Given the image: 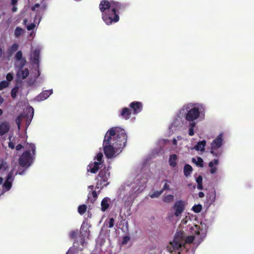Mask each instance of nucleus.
<instances>
[{
	"label": "nucleus",
	"mask_w": 254,
	"mask_h": 254,
	"mask_svg": "<svg viewBox=\"0 0 254 254\" xmlns=\"http://www.w3.org/2000/svg\"><path fill=\"white\" fill-rule=\"evenodd\" d=\"M78 233V232L77 230L72 231L69 234V236L71 239H75L76 238Z\"/></svg>",
	"instance_id": "obj_40"
},
{
	"label": "nucleus",
	"mask_w": 254,
	"mask_h": 254,
	"mask_svg": "<svg viewBox=\"0 0 254 254\" xmlns=\"http://www.w3.org/2000/svg\"><path fill=\"white\" fill-rule=\"evenodd\" d=\"M192 171V168L190 165L186 164L184 168V174L186 177H188Z\"/></svg>",
	"instance_id": "obj_23"
},
{
	"label": "nucleus",
	"mask_w": 254,
	"mask_h": 254,
	"mask_svg": "<svg viewBox=\"0 0 254 254\" xmlns=\"http://www.w3.org/2000/svg\"><path fill=\"white\" fill-rule=\"evenodd\" d=\"M22 78L23 79H25L29 75V70L27 68H25L24 70H21Z\"/></svg>",
	"instance_id": "obj_36"
},
{
	"label": "nucleus",
	"mask_w": 254,
	"mask_h": 254,
	"mask_svg": "<svg viewBox=\"0 0 254 254\" xmlns=\"http://www.w3.org/2000/svg\"><path fill=\"white\" fill-rule=\"evenodd\" d=\"M3 179L2 178L0 177V185H1L3 183Z\"/></svg>",
	"instance_id": "obj_60"
},
{
	"label": "nucleus",
	"mask_w": 254,
	"mask_h": 254,
	"mask_svg": "<svg viewBox=\"0 0 254 254\" xmlns=\"http://www.w3.org/2000/svg\"><path fill=\"white\" fill-rule=\"evenodd\" d=\"M79 243L82 245V247H84V244L85 243V236H84L83 235L80 236V239L79 240Z\"/></svg>",
	"instance_id": "obj_46"
},
{
	"label": "nucleus",
	"mask_w": 254,
	"mask_h": 254,
	"mask_svg": "<svg viewBox=\"0 0 254 254\" xmlns=\"http://www.w3.org/2000/svg\"><path fill=\"white\" fill-rule=\"evenodd\" d=\"M173 144L175 145H176L177 144V141L176 140V139L175 138H174L173 140Z\"/></svg>",
	"instance_id": "obj_57"
},
{
	"label": "nucleus",
	"mask_w": 254,
	"mask_h": 254,
	"mask_svg": "<svg viewBox=\"0 0 254 254\" xmlns=\"http://www.w3.org/2000/svg\"><path fill=\"white\" fill-rule=\"evenodd\" d=\"M192 162L194 163L196 166L198 167H203L204 166L203 159L200 157L197 158V160H196L195 158H192Z\"/></svg>",
	"instance_id": "obj_24"
},
{
	"label": "nucleus",
	"mask_w": 254,
	"mask_h": 254,
	"mask_svg": "<svg viewBox=\"0 0 254 254\" xmlns=\"http://www.w3.org/2000/svg\"><path fill=\"white\" fill-rule=\"evenodd\" d=\"M2 110L1 109H0V116H1L2 115Z\"/></svg>",
	"instance_id": "obj_61"
},
{
	"label": "nucleus",
	"mask_w": 254,
	"mask_h": 254,
	"mask_svg": "<svg viewBox=\"0 0 254 254\" xmlns=\"http://www.w3.org/2000/svg\"><path fill=\"white\" fill-rule=\"evenodd\" d=\"M102 165L100 162L91 161L87 167V171L92 174H96L102 168Z\"/></svg>",
	"instance_id": "obj_8"
},
{
	"label": "nucleus",
	"mask_w": 254,
	"mask_h": 254,
	"mask_svg": "<svg viewBox=\"0 0 254 254\" xmlns=\"http://www.w3.org/2000/svg\"><path fill=\"white\" fill-rule=\"evenodd\" d=\"M223 141V133H220L212 142L210 147V153L214 156H219L220 155L221 153L219 152H215V150L219 148L222 146Z\"/></svg>",
	"instance_id": "obj_6"
},
{
	"label": "nucleus",
	"mask_w": 254,
	"mask_h": 254,
	"mask_svg": "<svg viewBox=\"0 0 254 254\" xmlns=\"http://www.w3.org/2000/svg\"><path fill=\"white\" fill-rule=\"evenodd\" d=\"M40 56V52L38 50H35L32 53V55L31 56V60L32 62L35 64H39V59Z\"/></svg>",
	"instance_id": "obj_19"
},
{
	"label": "nucleus",
	"mask_w": 254,
	"mask_h": 254,
	"mask_svg": "<svg viewBox=\"0 0 254 254\" xmlns=\"http://www.w3.org/2000/svg\"><path fill=\"white\" fill-rule=\"evenodd\" d=\"M171 248H169V251L172 252V250H171Z\"/></svg>",
	"instance_id": "obj_62"
},
{
	"label": "nucleus",
	"mask_w": 254,
	"mask_h": 254,
	"mask_svg": "<svg viewBox=\"0 0 254 254\" xmlns=\"http://www.w3.org/2000/svg\"><path fill=\"white\" fill-rule=\"evenodd\" d=\"M8 168L6 162L2 161L0 162V171L4 172Z\"/></svg>",
	"instance_id": "obj_37"
},
{
	"label": "nucleus",
	"mask_w": 254,
	"mask_h": 254,
	"mask_svg": "<svg viewBox=\"0 0 254 254\" xmlns=\"http://www.w3.org/2000/svg\"><path fill=\"white\" fill-rule=\"evenodd\" d=\"M52 93V90H45L37 96L36 100L38 101H43L48 98Z\"/></svg>",
	"instance_id": "obj_12"
},
{
	"label": "nucleus",
	"mask_w": 254,
	"mask_h": 254,
	"mask_svg": "<svg viewBox=\"0 0 254 254\" xmlns=\"http://www.w3.org/2000/svg\"><path fill=\"white\" fill-rule=\"evenodd\" d=\"M127 141V135L124 129L118 127L111 128L106 132L103 143L106 157H114L115 150L121 151L126 146Z\"/></svg>",
	"instance_id": "obj_1"
},
{
	"label": "nucleus",
	"mask_w": 254,
	"mask_h": 254,
	"mask_svg": "<svg viewBox=\"0 0 254 254\" xmlns=\"http://www.w3.org/2000/svg\"><path fill=\"white\" fill-rule=\"evenodd\" d=\"M145 188V185L144 184H142L140 186V187H139V188L136 190H134V189L133 190L135 191V192H141Z\"/></svg>",
	"instance_id": "obj_47"
},
{
	"label": "nucleus",
	"mask_w": 254,
	"mask_h": 254,
	"mask_svg": "<svg viewBox=\"0 0 254 254\" xmlns=\"http://www.w3.org/2000/svg\"><path fill=\"white\" fill-rule=\"evenodd\" d=\"M202 205L200 204L194 205L192 208L193 212L195 213H199L202 209Z\"/></svg>",
	"instance_id": "obj_31"
},
{
	"label": "nucleus",
	"mask_w": 254,
	"mask_h": 254,
	"mask_svg": "<svg viewBox=\"0 0 254 254\" xmlns=\"http://www.w3.org/2000/svg\"><path fill=\"white\" fill-rule=\"evenodd\" d=\"M11 10L12 12H14L17 11V8L16 6H13Z\"/></svg>",
	"instance_id": "obj_56"
},
{
	"label": "nucleus",
	"mask_w": 254,
	"mask_h": 254,
	"mask_svg": "<svg viewBox=\"0 0 254 254\" xmlns=\"http://www.w3.org/2000/svg\"><path fill=\"white\" fill-rule=\"evenodd\" d=\"M6 78L8 81H12L13 79V74L11 73H8L6 76Z\"/></svg>",
	"instance_id": "obj_44"
},
{
	"label": "nucleus",
	"mask_w": 254,
	"mask_h": 254,
	"mask_svg": "<svg viewBox=\"0 0 254 254\" xmlns=\"http://www.w3.org/2000/svg\"><path fill=\"white\" fill-rule=\"evenodd\" d=\"M92 195L93 196V197L94 198H96L98 196V194L97 193V192L95 191V190H93L92 191Z\"/></svg>",
	"instance_id": "obj_52"
},
{
	"label": "nucleus",
	"mask_w": 254,
	"mask_h": 254,
	"mask_svg": "<svg viewBox=\"0 0 254 254\" xmlns=\"http://www.w3.org/2000/svg\"><path fill=\"white\" fill-rule=\"evenodd\" d=\"M22 116L21 115L18 116L15 120V123H16V124L18 127V128L19 129L20 128V124H21V120Z\"/></svg>",
	"instance_id": "obj_42"
},
{
	"label": "nucleus",
	"mask_w": 254,
	"mask_h": 254,
	"mask_svg": "<svg viewBox=\"0 0 254 254\" xmlns=\"http://www.w3.org/2000/svg\"><path fill=\"white\" fill-rule=\"evenodd\" d=\"M127 5L113 0H102L99 8L102 12L103 20L107 25L116 23L119 21V14L126 10Z\"/></svg>",
	"instance_id": "obj_2"
},
{
	"label": "nucleus",
	"mask_w": 254,
	"mask_h": 254,
	"mask_svg": "<svg viewBox=\"0 0 254 254\" xmlns=\"http://www.w3.org/2000/svg\"><path fill=\"white\" fill-rule=\"evenodd\" d=\"M103 156V154L101 152H99L96 155L94 158V160H96V162H100V164L102 165L103 163V160L102 159Z\"/></svg>",
	"instance_id": "obj_29"
},
{
	"label": "nucleus",
	"mask_w": 254,
	"mask_h": 254,
	"mask_svg": "<svg viewBox=\"0 0 254 254\" xmlns=\"http://www.w3.org/2000/svg\"><path fill=\"white\" fill-rule=\"evenodd\" d=\"M197 189L200 190H201L203 189L202 183L197 184Z\"/></svg>",
	"instance_id": "obj_53"
},
{
	"label": "nucleus",
	"mask_w": 254,
	"mask_h": 254,
	"mask_svg": "<svg viewBox=\"0 0 254 254\" xmlns=\"http://www.w3.org/2000/svg\"><path fill=\"white\" fill-rule=\"evenodd\" d=\"M198 196H199V197L202 198V197H204V193L203 192L200 191L198 193Z\"/></svg>",
	"instance_id": "obj_54"
},
{
	"label": "nucleus",
	"mask_w": 254,
	"mask_h": 254,
	"mask_svg": "<svg viewBox=\"0 0 254 254\" xmlns=\"http://www.w3.org/2000/svg\"><path fill=\"white\" fill-rule=\"evenodd\" d=\"M94 186L93 185H91V186H89L88 187V189L91 190H93L94 189Z\"/></svg>",
	"instance_id": "obj_59"
},
{
	"label": "nucleus",
	"mask_w": 254,
	"mask_h": 254,
	"mask_svg": "<svg viewBox=\"0 0 254 254\" xmlns=\"http://www.w3.org/2000/svg\"><path fill=\"white\" fill-rule=\"evenodd\" d=\"M197 184H202V177L201 176L199 175L196 180Z\"/></svg>",
	"instance_id": "obj_49"
},
{
	"label": "nucleus",
	"mask_w": 254,
	"mask_h": 254,
	"mask_svg": "<svg viewBox=\"0 0 254 254\" xmlns=\"http://www.w3.org/2000/svg\"><path fill=\"white\" fill-rule=\"evenodd\" d=\"M194 237L193 236H189L184 240L185 245L187 244H191L193 242Z\"/></svg>",
	"instance_id": "obj_34"
},
{
	"label": "nucleus",
	"mask_w": 254,
	"mask_h": 254,
	"mask_svg": "<svg viewBox=\"0 0 254 254\" xmlns=\"http://www.w3.org/2000/svg\"><path fill=\"white\" fill-rule=\"evenodd\" d=\"M23 29L19 27H17L14 31V35L15 37L19 38L23 33Z\"/></svg>",
	"instance_id": "obj_26"
},
{
	"label": "nucleus",
	"mask_w": 254,
	"mask_h": 254,
	"mask_svg": "<svg viewBox=\"0 0 254 254\" xmlns=\"http://www.w3.org/2000/svg\"><path fill=\"white\" fill-rule=\"evenodd\" d=\"M196 126V123L195 122H191L190 123V127H189V134L190 136H192L194 135V127Z\"/></svg>",
	"instance_id": "obj_27"
},
{
	"label": "nucleus",
	"mask_w": 254,
	"mask_h": 254,
	"mask_svg": "<svg viewBox=\"0 0 254 254\" xmlns=\"http://www.w3.org/2000/svg\"><path fill=\"white\" fill-rule=\"evenodd\" d=\"M10 125L8 122H2L0 124V135L2 136L8 132L10 129Z\"/></svg>",
	"instance_id": "obj_13"
},
{
	"label": "nucleus",
	"mask_w": 254,
	"mask_h": 254,
	"mask_svg": "<svg viewBox=\"0 0 254 254\" xmlns=\"http://www.w3.org/2000/svg\"><path fill=\"white\" fill-rule=\"evenodd\" d=\"M162 190L155 191L153 193L149 195L151 198H157L162 193Z\"/></svg>",
	"instance_id": "obj_33"
},
{
	"label": "nucleus",
	"mask_w": 254,
	"mask_h": 254,
	"mask_svg": "<svg viewBox=\"0 0 254 254\" xmlns=\"http://www.w3.org/2000/svg\"><path fill=\"white\" fill-rule=\"evenodd\" d=\"M66 254H76L75 249L70 247L66 252Z\"/></svg>",
	"instance_id": "obj_43"
},
{
	"label": "nucleus",
	"mask_w": 254,
	"mask_h": 254,
	"mask_svg": "<svg viewBox=\"0 0 254 254\" xmlns=\"http://www.w3.org/2000/svg\"><path fill=\"white\" fill-rule=\"evenodd\" d=\"M13 181V172L11 171L8 174L6 180L3 184V189L5 190H9L11 188Z\"/></svg>",
	"instance_id": "obj_10"
},
{
	"label": "nucleus",
	"mask_w": 254,
	"mask_h": 254,
	"mask_svg": "<svg viewBox=\"0 0 254 254\" xmlns=\"http://www.w3.org/2000/svg\"><path fill=\"white\" fill-rule=\"evenodd\" d=\"M9 83L6 81H1L0 82V90L3 89L4 88L8 87Z\"/></svg>",
	"instance_id": "obj_35"
},
{
	"label": "nucleus",
	"mask_w": 254,
	"mask_h": 254,
	"mask_svg": "<svg viewBox=\"0 0 254 254\" xmlns=\"http://www.w3.org/2000/svg\"><path fill=\"white\" fill-rule=\"evenodd\" d=\"M173 240L185 245L184 232L181 231L177 232L174 236Z\"/></svg>",
	"instance_id": "obj_15"
},
{
	"label": "nucleus",
	"mask_w": 254,
	"mask_h": 254,
	"mask_svg": "<svg viewBox=\"0 0 254 254\" xmlns=\"http://www.w3.org/2000/svg\"><path fill=\"white\" fill-rule=\"evenodd\" d=\"M207 203L210 205L215 200L216 198V192L215 190H212L211 192H209L206 196Z\"/></svg>",
	"instance_id": "obj_16"
},
{
	"label": "nucleus",
	"mask_w": 254,
	"mask_h": 254,
	"mask_svg": "<svg viewBox=\"0 0 254 254\" xmlns=\"http://www.w3.org/2000/svg\"><path fill=\"white\" fill-rule=\"evenodd\" d=\"M17 1L18 0H11V4L12 5H15V4H16Z\"/></svg>",
	"instance_id": "obj_55"
},
{
	"label": "nucleus",
	"mask_w": 254,
	"mask_h": 254,
	"mask_svg": "<svg viewBox=\"0 0 254 254\" xmlns=\"http://www.w3.org/2000/svg\"><path fill=\"white\" fill-rule=\"evenodd\" d=\"M35 27V24L34 23H31L27 26V29L28 30L30 31L34 29Z\"/></svg>",
	"instance_id": "obj_48"
},
{
	"label": "nucleus",
	"mask_w": 254,
	"mask_h": 254,
	"mask_svg": "<svg viewBox=\"0 0 254 254\" xmlns=\"http://www.w3.org/2000/svg\"><path fill=\"white\" fill-rule=\"evenodd\" d=\"M173 209L175 210L174 215L176 216H179L183 213L185 210V205L183 201L178 200L177 201L173 207Z\"/></svg>",
	"instance_id": "obj_7"
},
{
	"label": "nucleus",
	"mask_w": 254,
	"mask_h": 254,
	"mask_svg": "<svg viewBox=\"0 0 254 254\" xmlns=\"http://www.w3.org/2000/svg\"><path fill=\"white\" fill-rule=\"evenodd\" d=\"M15 58L17 61H20L21 60L23 59L22 53L21 51H19L16 53L15 56Z\"/></svg>",
	"instance_id": "obj_38"
},
{
	"label": "nucleus",
	"mask_w": 254,
	"mask_h": 254,
	"mask_svg": "<svg viewBox=\"0 0 254 254\" xmlns=\"http://www.w3.org/2000/svg\"><path fill=\"white\" fill-rule=\"evenodd\" d=\"M26 62V61L25 59H23L20 60V66L21 68H22L25 65Z\"/></svg>",
	"instance_id": "obj_50"
},
{
	"label": "nucleus",
	"mask_w": 254,
	"mask_h": 254,
	"mask_svg": "<svg viewBox=\"0 0 254 254\" xmlns=\"http://www.w3.org/2000/svg\"><path fill=\"white\" fill-rule=\"evenodd\" d=\"M206 145V141L205 140L198 141L194 146V148L197 151L203 152L205 150Z\"/></svg>",
	"instance_id": "obj_18"
},
{
	"label": "nucleus",
	"mask_w": 254,
	"mask_h": 254,
	"mask_svg": "<svg viewBox=\"0 0 254 254\" xmlns=\"http://www.w3.org/2000/svg\"><path fill=\"white\" fill-rule=\"evenodd\" d=\"M114 221H115V220L113 218H111L109 219V225H108L109 228H111L114 226Z\"/></svg>",
	"instance_id": "obj_45"
},
{
	"label": "nucleus",
	"mask_w": 254,
	"mask_h": 254,
	"mask_svg": "<svg viewBox=\"0 0 254 254\" xmlns=\"http://www.w3.org/2000/svg\"><path fill=\"white\" fill-rule=\"evenodd\" d=\"M170 244L171 245L172 248L174 251H179L181 249L182 247H185V245L180 242L173 241L170 242Z\"/></svg>",
	"instance_id": "obj_22"
},
{
	"label": "nucleus",
	"mask_w": 254,
	"mask_h": 254,
	"mask_svg": "<svg viewBox=\"0 0 254 254\" xmlns=\"http://www.w3.org/2000/svg\"><path fill=\"white\" fill-rule=\"evenodd\" d=\"M177 156L175 154H172L170 156L169 159V164L170 166L172 168L176 167L177 163Z\"/></svg>",
	"instance_id": "obj_20"
},
{
	"label": "nucleus",
	"mask_w": 254,
	"mask_h": 254,
	"mask_svg": "<svg viewBox=\"0 0 254 254\" xmlns=\"http://www.w3.org/2000/svg\"><path fill=\"white\" fill-rule=\"evenodd\" d=\"M29 148L23 152L19 158V164L22 167H28L33 163L35 158L36 153V146L34 144L30 143L29 144Z\"/></svg>",
	"instance_id": "obj_3"
},
{
	"label": "nucleus",
	"mask_w": 254,
	"mask_h": 254,
	"mask_svg": "<svg viewBox=\"0 0 254 254\" xmlns=\"http://www.w3.org/2000/svg\"><path fill=\"white\" fill-rule=\"evenodd\" d=\"M130 239V238L129 236H124L123 238V241L122 242V245H125L127 244L129 242Z\"/></svg>",
	"instance_id": "obj_41"
},
{
	"label": "nucleus",
	"mask_w": 254,
	"mask_h": 254,
	"mask_svg": "<svg viewBox=\"0 0 254 254\" xmlns=\"http://www.w3.org/2000/svg\"><path fill=\"white\" fill-rule=\"evenodd\" d=\"M109 168V167H106L105 166L100 171L96 178L97 182L95 188L96 189H100L99 192L100 191V190H101L104 187L107 186L109 184V182H108L110 176Z\"/></svg>",
	"instance_id": "obj_4"
},
{
	"label": "nucleus",
	"mask_w": 254,
	"mask_h": 254,
	"mask_svg": "<svg viewBox=\"0 0 254 254\" xmlns=\"http://www.w3.org/2000/svg\"><path fill=\"white\" fill-rule=\"evenodd\" d=\"M18 91V87L17 86H15L13 88L11 91V96L13 99L15 98L16 96V94Z\"/></svg>",
	"instance_id": "obj_32"
},
{
	"label": "nucleus",
	"mask_w": 254,
	"mask_h": 254,
	"mask_svg": "<svg viewBox=\"0 0 254 254\" xmlns=\"http://www.w3.org/2000/svg\"><path fill=\"white\" fill-rule=\"evenodd\" d=\"M131 114V110L128 108H123L121 112L120 116L126 120L130 118Z\"/></svg>",
	"instance_id": "obj_17"
},
{
	"label": "nucleus",
	"mask_w": 254,
	"mask_h": 254,
	"mask_svg": "<svg viewBox=\"0 0 254 254\" xmlns=\"http://www.w3.org/2000/svg\"><path fill=\"white\" fill-rule=\"evenodd\" d=\"M4 101L3 98L0 95V105H1Z\"/></svg>",
	"instance_id": "obj_58"
},
{
	"label": "nucleus",
	"mask_w": 254,
	"mask_h": 254,
	"mask_svg": "<svg viewBox=\"0 0 254 254\" xmlns=\"http://www.w3.org/2000/svg\"><path fill=\"white\" fill-rule=\"evenodd\" d=\"M40 6V4L36 3V4H34V5L32 7L31 10L32 11H35L36 10V8L39 7Z\"/></svg>",
	"instance_id": "obj_51"
},
{
	"label": "nucleus",
	"mask_w": 254,
	"mask_h": 254,
	"mask_svg": "<svg viewBox=\"0 0 254 254\" xmlns=\"http://www.w3.org/2000/svg\"><path fill=\"white\" fill-rule=\"evenodd\" d=\"M129 107L132 110L134 115L140 113L143 109L142 103L138 101H133L130 103Z\"/></svg>",
	"instance_id": "obj_9"
},
{
	"label": "nucleus",
	"mask_w": 254,
	"mask_h": 254,
	"mask_svg": "<svg viewBox=\"0 0 254 254\" xmlns=\"http://www.w3.org/2000/svg\"><path fill=\"white\" fill-rule=\"evenodd\" d=\"M18 49V45L16 43L13 44L8 49V52L12 54L16 52Z\"/></svg>",
	"instance_id": "obj_30"
},
{
	"label": "nucleus",
	"mask_w": 254,
	"mask_h": 254,
	"mask_svg": "<svg viewBox=\"0 0 254 254\" xmlns=\"http://www.w3.org/2000/svg\"><path fill=\"white\" fill-rule=\"evenodd\" d=\"M9 142H8V146L9 148L13 149L15 148L16 150L19 151L23 148V146L21 144H18L15 147V144L16 143V139L15 138H12V136L10 135L8 137Z\"/></svg>",
	"instance_id": "obj_11"
},
{
	"label": "nucleus",
	"mask_w": 254,
	"mask_h": 254,
	"mask_svg": "<svg viewBox=\"0 0 254 254\" xmlns=\"http://www.w3.org/2000/svg\"><path fill=\"white\" fill-rule=\"evenodd\" d=\"M87 210V206L85 204L80 205L78 207V212L80 215L84 214Z\"/></svg>",
	"instance_id": "obj_28"
},
{
	"label": "nucleus",
	"mask_w": 254,
	"mask_h": 254,
	"mask_svg": "<svg viewBox=\"0 0 254 254\" xmlns=\"http://www.w3.org/2000/svg\"><path fill=\"white\" fill-rule=\"evenodd\" d=\"M164 181L165 182V183L162 189L161 190H162V192H163V191L165 190H170V186L168 184V182H169V181H167V180H165Z\"/></svg>",
	"instance_id": "obj_39"
},
{
	"label": "nucleus",
	"mask_w": 254,
	"mask_h": 254,
	"mask_svg": "<svg viewBox=\"0 0 254 254\" xmlns=\"http://www.w3.org/2000/svg\"><path fill=\"white\" fill-rule=\"evenodd\" d=\"M185 110L187 112L185 113V118L190 123L195 122L194 121L197 119L200 115V112L196 107L190 109L188 106H184L180 112H184Z\"/></svg>",
	"instance_id": "obj_5"
},
{
	"label": "nucleus",
	"mask_w": 254,
	"mask_h": 254,
	"mask_svg": "<svg viewBox=\"0 0 254 254\" xmlns=\"http://www.w3.org/2000/svg\"><path fill=\"white\" fill-rule=\"evenodd\" d=\"M218 164V159H214L213 161H210L209 164L208 166L209 167H210V173L212 174H214L217 168L216 167L214 166V165H217Z\"/></svg>",
	"instance_id": "obj_21"
},
{
	"label": "nucleus",
	"mask_w": 254,
	"mask_h": 254,
	"mask_svg": "<svg viewBox=\"0 0 254 254\" xmlns=\"http://www.w3.org/2000/svg\"><path fill=\"white\" fill-rule=\"evenodd\" d=\"M174 197L172 194H168L165 196L163 198V201L167 203H169L173 201Z\"/></svg>",
	"instance_id": "obj_25"
},
{
	"label": "nucleus",
	"mask_w": 254,
	"mask_h": 254,
	"mask_svg": "<svg viewBox=\"0 0 254 254\" xmlns=\"http://www.w3.org/2000/svg\"><path fill=\"white\" fill-rule=\"evenodd\" d=\"M111 202V199L108 197H104L101 201V210L103 212L106 211L109 207V202Z\"/></svg>",
	"instance_id": "obj_14"
}]
</instances>
